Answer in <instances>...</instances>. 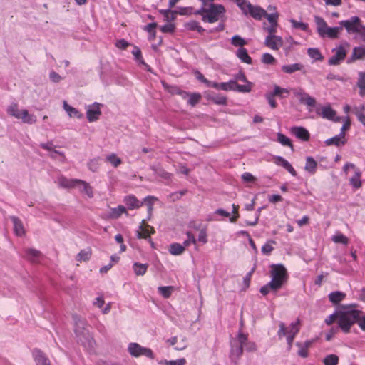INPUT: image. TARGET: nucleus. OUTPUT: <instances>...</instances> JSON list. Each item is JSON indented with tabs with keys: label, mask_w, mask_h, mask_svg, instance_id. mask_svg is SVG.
<instances>
[{
	"label": "nucleus",
	"mask_w": 365,
	"mask_h": 365,
	"mask_svg": "<svg viewBox=\"0 0 365 365\" xmlns=\"http://www.w3.org/2000/svg\"><path fill=\"white\" fill-rule=\"evenodd\" d=\"M163 86L173 95H175V94L180 95L184 98L189 96L188 93L181 90L178 86H168V85H166L164 83H163Z\"/></svg>",
	"instance_id": "72a5a7b5"
},
{
	"label": "nucleus",
	"mask_w": 365,
	"mask_h": 365,
	"mask_svg": "<svg viewBox=\"0 0 365 365\" xmlns=\"http://www.w3.org/2000/svg\"><path fill=\"white\" fill-rule=\"evenodd\" d=\"M294 97H296L299 103L306 105L308 107H314L316 106V100L314 98L310 96L304 90L300 87L292 88Z\"/></svg>",
	"instance_id": "1a4fd4ad"
},
{
	"label": "nucleus",
	"mask_w": 365,
	"mask_h": 365,
	"mask_svg": "<svg viewBox=\"0 0 365 365\" xmlns=\"http://www.w3.org/2000/svg\"><path fill=\"white\" fill-rule=\"evenodd\" d=\"M33 356L36 365H51L50 360L40 349L34 350Z\"/></svg>",
	"instance_id": "f3484780"
},
{
	"label": "nucleus",
	"mask_w": 365,
	"mask_h": 365,
	"mask_svg": "<svg viewBox=\"0 0 365 365\" xmlns=\"http://www.w3.org/2000/svg\"><path fill=\"white\" fill-rule=\"evenodd\" d=\"M186 363V360L185 359H179L177 360H171V361H160V364H165V365H185Z\"/></svg>",
	"instance_id": "e2e57ef3"
},
{
	"label": "nucleus",
	"mask_w": 365,
	"mask_h": 365,
	"mask_svg": "<svg viewBox=\"0 0 365 365\" xmlns=\"http://www.w3.org/2000/svg\"><path fill=\"white\" fill-rule=\"evenodd\" d=\"M148 267V264H141L138 262H135L133 264V270L137 276L144 275L147 272Z\"/></svg>",
	"instance_id": "f704fd0d"
},
{
	"label": "nucleus",
	"mask_w": 365,
	"mask_h": 365,
	"mask_svg": "<svg viewBox=\"0 0 365 365\" xmlns=\"http://www.w3.org/2000/svg\"><path fill=\"white\" fill-rule=\"evenodd\" d=\"M212 101L217 105H226L227 98L223 96H216L212 98Z\"/></svg>",
	"instance_id": "774afa93"
},
{
	"label": "nucleus",
	"mask_w": 365,
	"mask_h": 365,
	"mask_svg": "<svg viewBox=\"0 0 365 365\" xmlns=\"http://www.w3.org/2000/svg\"><path fill=\"white\" fill-rule=\"evenodd\" d=\"M271 267L272 279L269 285L272 287V291L276 292L287 282V272L282 264H272Z\"/></svg>",
	"instance_id": "39448f33"
},
{
	"label": "nucleus",
	"mask_w": 365,
	"mask_h": 365,
	"mask_svg": "<svg viewBox=\"0 0 365 365\" xmlns=\"http://www.w3.org/2000/svg\"><path fill=\"white\" fill-rule=\"evenodd\" d=\"M302 68V65L300 63H294L291 65H284L282 67V71L286 73H292L295 71H300Z\"/></svg>",
	"instance_id": "a19ab883"
},
{
	"label": "nucleus",
	"mask_w": 365,
	"mask_h": 365,
	"mask_svg": "<svg viewBox=\"0 0 365 365\" xmlns=\"http://www.w3.org/2000/svg\"><path fill=\"white\" fill-rule=\"evenodd\" d=\"M335 54L329 59V64L331 66L339 65L343 61L347 53L346 50L343 46H339L332 50Z\"/></svg>",
	"instance_id": "9b49d317"
},
{
	"label": "nucleus",
	"mask_w": 365,
	"mask_h": 365,
	"mask_svg": "<svg viewBox=\"0 0 365 365\" xmlns=\"http://www.w3.org/2000/svg\"><path fill=\"white\" fill-rule=\"evenodd\" d=\"M299 325H300V319H297L294 322H292L290 324V330L289 331H287V328L285 324L283 322L279 323V329L278 331V336L279 338L286 336L287 334H290L293 336H296L299 331Z\"/></svg>",
	"instance_id": "9d476101"
},
{
	"label": "nucleus",
	"mask_w": 365,
	"mask_h": 365,
	"mask_svg": "<svg viewBox=\"0 0 365 365\" xmlns=\"http://www.w3.org/2000/svg\"><path fill=\"white\" fill-rule=\"evenodd\" d=\"M340 26L344 27L349 34H359L361 37L364 34L363 27L365 26L361 24V20L358 16H352L348 20L341 21Z\"/></svg>",
	"instance_id": "423d86ee"
},
{
	"label": "nucleus",
	"mask_w": 365,
	"mask_h": 365,
	"mask_svg": "<svg viewBox=\"0 0 365 365\" xmlns=\"http://www.w3.org/2000/svg\"><path fill=\"white\" fill-rule=\"evenodd\" d=\"M274 240H270L267 242L262 247V252L264 255H269L274 250L272 245H275Z\"/></svg>",
	"instance_id": "8fccbe9b"
},
{
	"label": "nucleus",
	"mask_w": 365,
	"mask_h": 365,
	"mask_svg": "<svg viewBox=\"0 0 365 365\" xmlns=\"http://www.w3.org/2000/svg\"><path fill=\"white\" fill-rule=\"evenodd\" d=\"M308 55L315 61H322L323 56L318 48H310L307 51Z\"/></svg>",
	"instance_id": "37998d69"
},
{
	"label": "nucleus",
	"mask_w": 365,
	"mask_h": 365,
	"mask_svg": "<svg viewBox=\"0 0 365 365\" xmlns=\"http://www.w3.org/2000/svg\"><path fill=\"white\" fill-rule=\"evenodd\" d=\"M262 61L264 64L272 65L276 62V60L271 54L266 53L262 55Z\"/></svg>",
	"instance_id": "13d9d810"
},
{
	"label": "nucleus",
	"mask_w": 365,
	"mask_h": 365,
	"mask_svg": "<svg viewBox=\"0 0 365 365\" xmlns=\"http://www.w3.org/2000/svg\"><path fill=\"white\" fill-rule=\"evenodd\" d=\"M324 365H337L339 364V357L335 354H329L323 359Z\"/></svg>",
	"instance_id": "a18cd8bd"
},
{
	"label": "nucleus",
	"mask_w": 365,
	"mask_h": 365,
	"mask_svg": "<svg viewBox=\"0 0 365 365\" xmlns=\"http://www.w3.org/2000/svg\"><path fill=\"white\" fill-rule=\"evenodd\" d=\"M202 2V6L194 11V14L200 15L202 21L207 23H215L217 21L220 16L224 14L225 9L222 4H216L212 2L215 0H200Z\"/></svg>",
	"instance_id": "f03ea898"
},
{
	"label": "nucleus",
	"mask_w": 365,
	"mask_h": 365,
	"mask_svg": "<svg viewBox=\"0 0 365 365\" xmlns=\"http://www.w3.org/2000/svg\"><path fill=\"white\" fill-rule=\"evenodd\" d=\"M361 173L359 169H356L354 175L350 178V183L354 188L361 187Z\"/></svg>",
	"instance_id": "c9c22d12"
},
{
	"label": "nucleus",
	"mask_w": 365,
	"mask_h": 365,
	"mask_svg": "<svg viewBox=\"0 0 365 365\" xmlns=\"http://www.w3.org/2000/svg\"><path fill=\"white\" fill-rule=\"evenodd\" d=\"M126 209L123 205H118L117 207L112 208L106 214V219H118L123 213H126Z\"/></svg>",
	"instance_id": "412c9836"
},
{
	"label": "nucleus",
	"mask_w": 365,
	"mask_h": 365,
	"mask_svg": "<svg viewBox=\"0 0 365 365\" xmlns=\"http://www.w3.org/2000/svg\"><path fill=\"white\" fill-rule=\"evenodd\" d=\"M289 21L294 29H299L304 31H307L309 29L308 24L306 23L297 21L294 19H290Z\"/></svg>",
	"instance_id": "603ef678"
},
{
	"label": "nucleus",
	"mask_w": 365,
	"mask_h": 365,
	"mask_svg": "<svg viewBox=\"0 0 365 365\" xmlns=\"http://www.w3.org/2000/svg\"><path fill=\"white\" fill-rule=\"evenodd\" d=\"M357 86L359 88V95L361 96H365V73L360 72L359 74V79L357 81Z\"/></svg>",
	"instance_id": "ea45409f"
},
{
	"label": "nucleus",
	"mask_w": 365,
	"mask_h": 365,
	"mask_svg": "<svg viewBox=\"0 0 365 365\" xmlns=\"http://www.w3.org/2000/svg\"><path fill=\"white\" fill-rule=\"evenodd\" d=\"M101 158L97 157L90 160L88 163V168L92 172H96L100 167Z\"/></svg>",
	"instance_id": "c03bdc74"
},
{
	"label": "nucleus",
	"mask_w": 365,
	"mask_h": 365,
	"mask_svg": "<svg viewBox=\"0 0 365 365\" xmlns=\"http://www.w3.org/2000/svg\"><path fill=\"white\" fill-rule=\"evenodd\" d=\"M314 22L317 25V30L319 36H323L322 33L328 27L324 19L319 16H314Z\"/></svg>",
	"instance_id": "c85d7f7f"
},
{
	"label": "nucleus",
	"mask_w": 365,
	"mask_h": 365,
	"mask_svg": "<svg viewBox=\"0 0 365 365\" xmlns=\"http://www.w3.org/2000/svg\"><path fill=\"white\" fill-rule=\"evenodd\" d=\"M11 220L14 224V232L18 236H23L25 233L24 227L22 222L15 216L11 217Z\"/></svg>",
	"instance_id": "b1692460"
},
{
	"label": "nucleus",
	"mask_w": 365,
	"mask_h": 365,
	"mask_svg": "<svg viewBox=\"0 0 365 365\" xmlns=\"http://www.w3.org/2000/svg\"><path fill=\"white\" fill-rule=\"evenodd\" d=\"M323 118L333 120L334 122H339L341 118L336 117V113L329 106H324L322 108L321 113H318Z\"/></svg>",
	"instance_id": "2eb2a0df"
},
{
	"label": "nucleus",
	"mask_w": 365,
	"mask_h": 365,
	"mask_svg": "<svg viewBox=\"0 0 365 365\" xmlns=\"http://www.w3.org/2000/svg\"><path fill=\"white\" fill-rule=\"evenodd\" d=\"M291 133L297 138L303 141H308L310 138V134L309 131L304 127H292L291 128Z\"/></svg>",
	"instance_id": "dca6fc26"
},
{
	"label": "nucleus",
	"mask_w": 365,
	"mask_h": 365,
	"mask_svg": "<svg viewBox=\"0 0 365 365\" xmlns=\"http://www.w3.org/2000/svg\"><path fill=\"white\" fill-rule=\"evenodd\" d=\"M246 83H247V84H245V85H239V84H237L236 81H235L234 91H237L238 92H240V93L250 92L252 90V83L250 82H249L248 81Z\"/></svg>",
	"instance_id": "79ce46f5"
},
{
	"label": "nucleus",
	"mask_w": 365,
	"mask_h": 365,
	"mask_svg": "<svg viewBox=\"0 0 365 365\" xmlns=\"http://www.w3.org/2000/svg\"><path fill=\"white\" fill-rule=\"evenodd\" d=\"M160 13L163 14L166 21H170L175 19V16L178 14L176 11L170 9L161 10Z\"/></svg>",
	"instance_id": "864d4df0"
},
{
	"label": "nucleus",
	"mask_w": 365,
	"mask_h": 365,
	"mask_svg": "<svg viewBox=\"0 0 365 365\" xmlns=\"http://www.w3.org/2000/svg\"><path fill=\"white\" fill-rule=\"evenodd\" d=\"M77 187H80L81 192H85L88 197H93V188L87 182L78 180Z\"/></svg>",
	"instance_id": "cd10ccee"
},
{
	"label": "nucleus",
	"mask_w": 365,
	"mask_h": 365,
	"mask_svg": "<svg viewBox=\"0 0 365 365\" xmlns=\"http://www.w3.org/2000/svg\"><path fill=\"white\" fill-rule=\"evenodd\" d=\"M25 253L26 259L32 262H36L37 259L41 256V252L34 248L26 249Z\"/></svg>",
	"instance_id": "7c9ffc66"
},
{
	"label": "nucleus",
	"mask_w": 365,
	"mask_h": 365,
	"mask_svg": "<svg viewBox=\"0 0 365 365\" xmlns=\"http://www.w3.org/2000/svg\"><path fill=\"white\" fill-rule=\"evenodd\" d=\"M106 160L115 168H117L122 163L121 159L118 158L115 153L107 155Z\"/></svg>",
	"instance_id": "49530a36"
},
{
	"label": "nucleus",
	"mask_w": 365,
	"mask_h": 365,
	"mask_svg": "<svg viewBox=\"0 0 365 365\" xmlns=\"http://www.w3.org/2000/svg\"><path fill=\"white\" fill-rule=\"evenodd\" d=\"M124 202L128 206V209L139 208L143 204L133 195L125 197L124 198Z\"/></svg>",
	"instance_id": "a878e982"
},
{
	"label": "nucleus",
	"mask_w": 365,
	"mask_h": 365,
	"mask_svg": "<svg viewBox=\"0 0 365 365\" xmlns=\"http://www.w3.org/2000/svg\"><path fill=\"white\" fill-rule=\"evenodd\" d=\"M236 55L244 63L251 64L252 62L251 57L247 53V49L245 48H240L237 51Z\"/></svg>",
	"instance_id": "473e14b6"
},
{
	"label": "nucleus",
	"mask_w": 365,
	"mask_h": 365,
	"mask_svg": "<svg viewBox=\"0 0 365 365\" xmlns=\"http://www.w3.org/2000/svg\"><path fill=\"white\" fill-rule=\"evenodd\" d=\"M264 45L272 50L277 51L283 46V39L278 36H267L264 41Z\"/></svg>",
	"instance_id": "ddd939ff"
},
{
	"label": "nucleus",
	"mask_w": 365,
	"mask_h": 365,
	"mask_svg": "<svg viewBox=\"0 0 365 365\" xmlns=\"http://www.w3.org/2000/svg\"><path fill=\"white\" fill-rule=\"evenodd\" d=\"M289 90L287 88H282L279 87V86H274V90L272 93L275 96H280L282 98L283 93H289Z\"/></svg>",
	"instance_id": "0e129e2a"
},
{
	"label": "nucleus",
	"mask_w": 365,
	"mask_h": 365,
	"mask_svg": "<svg viewBox=\"0 0 365 365\" xmlns=\"http://www.w3.org/2000/svg\"><path fill=\"white\" fill-rule=\"evenodd\" d=\"M235 2L245 14H248V5H252L249 1L247 0H235Z\"/></svg>",
	"instance_id": "5fc2aeb1"
},
{
	"label": "nucleus",
	"mask_w": 365,
	"mask_h": 365,
	"mask_svg": "<svg viewBox=\"0 0 365 365\" xmlns=\"http://www.w3.org/2000/svg\"><path fill=\"white\" fill-rule=\"evenodd\" d=\"M102 105L98 103H94L88 106L86 111V117L89 122H93L99 119L101 111V106Z\"/></svg>",
	"instance_id": "f8f14e48"
},
{
	"label": "nucleus",
	"mask_w": 365,
	"mask_h": 365,
	"mask_svg": "<svg viewBox=\"0 0 365 365\" xmlns=\"http://www.w3.org/2000/svg\"><path fill=\"white\" fill-rule=\"evenodd\" d=\"M91 256V249L87 248L86 250H82L76 256V260L79 262L82 261H88Z\"/></svg>",
	"instance_id": "4c0bfd02"
},
{
	"label": "nucleus",
	"mask_w": 365,
	"mask_h": 365,
	"mask_svg": "<svg viewBox=\"0 0 365 365\" xmlns=\"http://www.w3.org/2000/svg\"><path fill=\"white\" fill-rule=\"evenodd\" d=\"M185 251V246L179 243H173L170 245L169 252L173 255H181Z\"/></svg>",
	"instance_id": "58836bf2"
},
{
	"label": "nucleus",
	"mask_w": 365,
	"mask_h": 365,
	"mask_svg": "<svg viewBox=\"0 0 365 365\" xmlns=\"http://www.w3.org/2000/svg\"><path fill=\"white\" fill-rule=\"evenodd\" d=\"M365 56V48L364 47H355L353 49L352 54L348 60V63H352Z\"/></svg>",
	"instance_id": "393cba45"
},
{
	"label": "nucleus",
	"mask_w": 365,
	"mask_h": 365,
	"mask_svg": "<svg viewBox=\"0 0 365 365\" xmlns=\"http://www.w3.org/2000/svg\"><path fill=\"white\" fill-rule=\"evenodd\" d=\"M158 292L165 299H168L170 297L173 291L174 290V287L172 286L167 287H159L158 288Z\"/></svg>",
	"instance_id": "de8ad7c7"
},
{
	"label": "nucleus",
	"mask_w": 365,
	"mask_h": 365,
	"mask_svg": "<svg viewBox=\"0 0 365 365\" xmlns=\"http://www.w3.org/2000/svg\"><path fill=\"white\" fill-rule=\"evenodd\" d=\"M346 297V294L341 292L336 291L329 294L330 302L334 304H337L341 302Z\"/></svg>",
	"instance_id": "2f4dec72"
},
{
	"label": "nucleus",
	"mask_w": 365,
	"mask_h": 365,
	"mask_svg": "<svg viewBox=\"0 0 365 365\" xmlns=\"http://www.w3.org/2000/svg\"><path fill=\"white\" fill-rule=\"evenodd\" d=\"M128 350L129 354L134 357L145 356L150 359L155 358L154 354L150 349L141 346L138 343H130Z\"/></svg>",
	"instance_id": "6e6552de"
},
{
	"label": "nucleus",
	"mask_w": 365,
	"mask_h": 365,
	"mask_svg": "<svg viewBox=\"0 0 365 365\" xmlns=\"http://www.w3.org/2000/svg\"><path fill=\"white\" fill-rule=\"evenodd\" d=\"M277 140L283 145L289 146L293 150V145L289 138L281 133H278Z\"/></svg>",
	"instance_id": "09e8293b"
},
{
	"label": "nucleus",
	"mask_w": 365,
	"mask_h": 365,
	"mask_svg": "<svg viewBox=\"0 0 365 365\" xmlns=\"http://www.w3.org/2000/svg\"><path fill=\"white\" fill-rule=\"evenodd\" d=\"M150 168L155 175L164 180H170L173 176L171 173L167 172L160 164L152 165Z\"/></svg>",
	"instance_id": "a211bd4d"
},
{
	"label": "nucleus",
	"mask_w": 365,
	"mask_h": 365,
	"mask_svg": "<svg viewBox=\"0 0 365 365\" xmlns=\"http://www.w3.org/2000/svg\"><path fill=\"white\" fill-rule=\"evenodd\" d=\"M361 312L356 309L338 311V325L344 333H349L356 322L359 324Z\"/></svg>",
	"instance_id": "7ed1b4c3"
},
{
	"label": "nucleus",
	"mask_w": 365,
	"mask_h": 365,
	"mask_svg": "<svg viewBox=\"0 0 365 365\" xmlns=\"http://www.w3.org/2000/svg\"><path fill=\"white\" fill-rule=\"evenodd\" d=\"M275 162L278 165L282 166L286 170L289 167V165H291L287 160L281 156L277 157Z\"/></svg>",
	"instance_id": "338daca9"
},
{
	"label": "nucleus",
	"mask_w": 365,
	"mask_h": 365,
	"mask_svg": "<svg viewBox=\"0 0 365 365\" xmlns=\"http://www.w3.org/2000/svg\"><path fill=\"white\" fill-rule=\"evenodd\" d=\"M7 112L10 115L15 117L16 119L22 120L23 123L33 124L36 123V118L33 115H29L26 109L19 110L16 103H11L7 109Z\"/></svg>",
	"instance_id": "0eeeda50"
},
{
	"label": "nucleus",
	"mask_w": 365,
	"mask_h": 365,
	"mask_svg": "<svg viewBox=\"0 0 365 365\" xmlns=\"http://www.w3.org/2000/svg\"><path fill=\"white\" fill-rule=\"evenodd\" d=\"M249 10L248 14L255 19L261 20L264 14H266V11L258 6L254 5H248Z\"/></svg>",
	"instance_id": "6ab92c4d"
},
{
	"label": "nucleus",
	"mask_w": 365,
	"mask_h": 365,
	"mask_svg": "<svg viewBox=\"0 0 365 365\" xmlns=\"http://www.w3.org/2000/svg\"><path fill=\"white\" fill-rule=\"evenodd\" d=\"M342 30L341 26L335 27H327L325 31L322 33L323 36H320L322 38L328 37L331 39L338 38L339 33Z\"/></svg>",
	"instance_id": "aec40b11"
},
{
	"label": "nucleus",
	"mask_w": 365,
	"mask_h": 365,
	"mask_svg": "<svg viewBox=\"0 0 365 365\" xmlns=\"http://www.w3.org/2000/svg\"><path fill=\"white\" fill-rule=\"evenodd\" d=\"M346 140L344 136H341L339 133V135H335L333 138L327 139L325 140V144L328 146L334 145L337 147L344 145L346 143Z\"/></svg>",
	"instance_id": "5701e85b"
},
{
	"label": "nucleus",
	"mask_w": 365,
	"mask_h": 365,
	"mask_svg": "<svg viewBox=\"0 0 365 365\" xmlns=\"http://www.w3.org/2000/svg\"><path fill=\"white\" fill-rule=\"evenodd\" d=\"M132 53L135 56L136 61H138L141 64H145L142 58L141 51L138 46H134Z\"/></svg>",
	"instance_id": "680f3d73"
},
{
	"label": "nucleus",
	"mask_w": 365,
	"mask_h": 365,
	"mask_svg": "<svg viewBox=\"0 0 365 365\" xmlns=\"http://www.w3.org/2000/svg\"><path fill=\"white\" fill-rule=\"evenodd\" d=\"M231 43L234 46H240V48H243V46L247 44V42L239 35H235L231 38Z\"/></svg>",
	"instance_id": "3c124183"
},
{
	"label": "nucleus",
	"mask_w": 365,
	"mask_h": 365,
	"mask_svg": "<svg viewBox=\"0 0 365 365\" xmlns=\"http://www.w3.org/2000/svg\"><path fill=\"white\" fill-rule=\"evenodd\" d=\"M279 15L277 11L272 12L271 14H267L266 12V14H264L263 17L266 18L269 21L270 24H278L277 19L279 18Z\"/></svg>",
	"instance_id": "4d7b16f0"
},
{
	"label": "nucleus",
	"mask_w": 365,
	"mask_h": 365,
	"mask_svg": "<svg viewBox=\"0 0 365 365\" xmlns=\"http://www.w3.org/2000/svg\"><path fill=\"white\" fill-rule=\"evenodd\" d=\"M231 351L230 359L235 364L237 363L243 354L244 349L248 352H253L257 350L256 344L248 341V335L243 334L240 329L235 339L230 341Z\"/></svg>",
	"instance_id": "f257e3e1"
},
{
	"label": "nucleus",
	"mask_w": 365,
	"mask_h": 365,
	"mask_svg": "<svg viewBox=\"0 0 365 365\" xmlns=\"http://www.w3.org/2000/svg\"><path fill=\"white\" fill-rule=\"evenodd\" d=\"M296 345L299 348L297 354L302 358H307L308 356V349L304 347L302 344L299 342H297Z\"/></svg>",
	"instance_id": "69168bd1"
},
{
	"label": "nucleus",
	"mask_w": 365,
	"mask_h": 365,
	"mask_svg": "<svg viewBox=\"0 0 365 365\" xmlns=\"http://www.w3.org/2000/svg\"><path fill=\"white\" fill-rule=\"evenodd\" d=\"M317 163L312 157H307L306 159V165L304 169L309 173H314L316 172Z\"/></svg>",
	"instance_id": "e433bc0d"
},
{
	"label": "nucleus",
	"mask_w": 365,
	"mask_h": 365,
	"mask_svg": "<svg viewBox=\"0 0 365 365\" xmlns=\"http://www.w3.org/2000/svg\"><path fill=\"white\" fill-rule=\"evenodd\" d=\"M188 96V103L192 106H195L201 98V95L199 93H192L190 95L189 94Z\"/></svg>",
	"instance_id": "052dcab7"
},
{
	"label": "nucleus",
	"mask_w": 365,
	"mask_h": 365,
	"mask_svg": "<svg viewBox=\"0 0 365 365\" xmlns=\"http://www.w3.org/2000/svg\"><path fill=\"white\" fill-rule=\"evenodd\" d=\"M235 81L230 80L229 82L216 83L212 82L210 87L223 91H234Z\"/></svg>",
	"instance_id": "4be33fe9"
},
{
	"label": "nucleus",
	"mask_w": 365,
	"mask_h": 365,
	"mask_svg": "<svg viewBox=\"0 0 365 365\" xmlns=\"http://www.w3.org/2000/svg\"><path fill=\"white\" fill-rule=\"evenodd\" d=\"M332 240L335 243H341L345 245L349 243V239L341 233L334 235L332 237Z\"/></svg>",
	"instance_id": "6e6d98bb"
},
{
	"label": "nucleus",
	"mask_w": 365,
	"mask_h": 365,
	"mask_svg": "<svg viewBox=\"0 0 365 365\" xmlns=\"http://www.w3.org/2000/svg\"><path fill=\"white\" fill-rule=\"evenodd\" d=\"M355 115H356L358 120L364 125H365V114L364 106H361L359 109L356 110Z\"/></svg>",
	"instance_id": "bf43d9fd"
},
{
	"label": "nucleus",
	"mask_w": 365,
	"mask_h": 365,
	"mask_svg": "<svg viewBox=\"0 0 365 365\" xmlns=\"http://www.w3.org/2000/svg\"><path fill=\"white\" fill-rule=\"evenodd\" d=\"M78 179H68L65 177H61L58 179L60 186L66 188H72L78 186Z\"/></svg>",
	"instance_id": "bb28decb"
},
{
	"label": "nucleus",
	"mask_w": 365,
	"mask_h": 365,
	"mask_svg": "<svg viewBox=\"0 0 365 365\" xmlns=\"http://www.w3.org/2000/svg\"><path fill=\"white\" fill-rule=\"evenodd\" d=\"M75 321V334L78 342L83 346L91 347L93 344V339L88 330L86 328V323L85 320L79 318L78 316H73Z\"/></svg>",
	"instance_id": "20e7f679"
},
{
	"label": "nucleus",
	"mask_w": 365,
	"mask_h": 365,
	"mask_svg": "<svg viewBox=\"0 0 365 365\" xmlns=\"http://www.w3.org/2000/svg\"><path fill=\"white\" fill-rule=\"evenodd\" d=\"M154 232L155 230L153 227L148 225H145V220H143L141 222V225L139 226L138 230L136 232V236L139 239H148L149 237H150V235Z\"/></svg>",
	"instance_id": "4468645a"
},
{
	"label": "nucleus",
	"mask_w": 365,
	"mask_h": 365,
	"mask_svg": "<svg viewBox=\"0 0 365 365\" xmlns=\"http://www.w3.org/2000/svg\"><path fill=\"white\" fill-rule=\"evenodd\" d=\"M63 108L67 112L68 115L71 118H81L83 115L75 108L69 106L66 101L63 102Z\"/></svg>",
	"instance_id": "c756f323"
}]
</instances>
